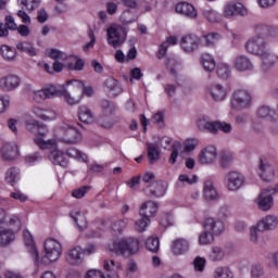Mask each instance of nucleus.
Returning a JSON list of instances; mask_svg holds the SVG:
<instances>
[{
	"label": "nucleus",
	"mask_w": 278,
	"mask_h": 278,
	"mask_svg": "<svg viewBox=\"0 0 278 278\" xmlns=\"http://www.w3.org/2000/svg\"><path fill=\"white\" fill-rule=\"evenodd\" d=\"M256 35L251 37L244 45L245 51L252 55H260L273 47L274 40L278 38V29L266 24L255 27Z\"/></svg>",
	"instance_id": "obj_1"
},
{
	"label": "nucleus",
	"mask_w": 278,
	"mask_h": 278,
	"mask_svg": "<svg viewBox=\"0 0 278 278\" xmlns=\"http://www.w3.org/2000/svg\"><path fill=\"white\" fill-rule=\"evenodd\" d=\"M140 250V241L135 238L118 239L109 247L111 253L115 255H134Z\"/></svg>",
	"instance_id": "obj_2"
},
{
	"label": "nucleus",
	"mask_w": 278,
	"mask_h": 278,
	"mask_svg": "<svg viewBox=\"0 0 278 278\" xmlns=\"http://www.w3.org/2000/svg\"><path fill=\"white\" fill-rule=\"evenodd\" d=\"M45 256L39 261L40 264L47 266L51 262H58L62 255V244L55 239H48L45 241Z\"/></svg>",
	"instance_id": "obj_3"
},
{
	"label": "nucleus",
	"mask_w": 278,
	"mask_h": 278,
	"mask_svg": "<svg viewBox=\"0 0 278 278\" xmlns=\"http://www.w3.org/2000/svg\"><path fill=\"white\" fill-rule=\"evenodd\" d=\"M128 31L129 28L122 25L109 27L106 29L108 45H110V47H113V49H118V47H123L125 40H127Z\"/></svg>",
	"instance_id": "obj_4"
},
{
	"label": "nucleus",
	"mask_w": 278,
	"mask_h": 278,
	"mask_svg": "<svg viewBox=\"0 0 278 278\" xmlns=\"http://www.w3.org/2000/svg\"><path fill=\"white\" fill-rule=\"evenodd\" d=\"M59 140L64 144H77L81 141V132L73 126L63 125L59 130Z\"/></svg>",
	"instance_id": "obj_5"
},
{
	"label": "nucleus",
	"mask_w": 278,
	"mask_h": 278,
	"mask_svg": "<svg viewBox=\"0 0 278 278\" xmlns=\"http://www.w3.org/2000/svg\"><path fill=\"white\" fill-rule=\"evenodd\" d=\"M231 105L236 110H247V108H251V93L242 89L235 91L232 93Z\"/></svg>",
	"instance_id": "obj_6"
},
{
	"label": "nucleus",
	"mask_w": 278,
	"mask_h": 278,
	"mask_svg": "<svg viewBox=\"0 0 278 278\" xmlns=\"http://www.w3.org/2000/svg\"><path fill=\"white\" fill-rule=\"evenodd\" d=\"M224 182L230 192H237L244 186V175L240 174V172H229L226 174Z\"/></svg>",
	"instance_id": "obj_7"
},
{
	"label": "nucleus",
	"mask_w": 278,
	"mask_h": 278,
	"mask_svg": "<svg viewBox=\"0 0 278 278\" xmlns=\"http://www.w3.org/2000/svg\"><path fill=\"white\" fill-rule=\"evenodd\" d=\"M21 86V77L9 74L0 78V90L2 92H14Z\"/></svg>",
	"instance_id": "obj_8"
},
{
	"label": "nucleus",
	"mask_w": 278,
	"mask_h": 278,
	"mask_svg": "<svg viewBox=\"0 0 278 278\" xmlns=\"http://www.w3.org/2000/svg\"><path fill=\"white\" fill-rule=\"evenodd\" d=\"M62 90H59L56 86L49 85L40 90L34 92L33 99L37 103L45 101L46 99H53V97H60Z\"/></svg>",
	"instance_id": "obj_9"
},
{
	"label": "nucleus",
	"mask_w": 278,
	"mask_h": 278,
	"mask_svg": "<svg viewBox=\"0 0 278 278\" xmlns=\"http://www.w3.org/2000/svg\"><path fill=\"white\" fill-rule=\"evenodd\" d=\"M24 244L27 247V251L29 255L33 257L35 266L40 267V256L38 255V249L34 243V238L31 237V232L29 230L23 231Z\"/></svg>",
	"instance_id": "obj_10"
},
{
	"label": "nucleus",
	"mask_w": 278,
	"mask_h": 278,
	"mask_svg": "<svg viewBox=\"0 0 278 278\" xmlns=\"http://www.w3.org/2000/svg\"><path fill=\"white\" fill-rule=\"evenodd\" d=\"M255 203L262 212H268V210H271L274 205L271 191L269 189H263L256 198Z\"/></svg>",
	"instance_id": "obj_11"
},
{
	"label": "nucleus",
	"mask_w": 278,
	"mask_h": 278,
	"mask_svg": "<svg viewBox=\"0 0 278 278\" xmlns=\"http://www.w3.org/2000/svg\"><path fill=\"white\" fill-rule=\"evenodd\" d=\"M199 45H201V39L197 35H185L180 39L181 49L186 53H194L199 49Z\"/></svg>",
	"instance_id": "obj_12"
},
{
	"label": "nucleus",
	"mask_w": 278,
	"mask_h": 278,
	"mask_svg": "<svg viewBox=\"0 0 278 278\" xmlns=\"http://www.w3.org/2000/svg\"><path fill=\"white\" fill-rule=\"evenodd\" d=\"M206 94L213 99V101H225L227 99V89L220 84H211L206 86Z\"/></svg>",
	"instance_id": "obj_13"
},
{
	"label": "nucleus",
	"mask_w": 278,
	"mask_h": 278,
	"mask_svg": "<svg viewBox=\"0 0 278 278\" xmlns=\"http://www.w3.org/2000/svg\"><path fill=\"white\" fill-rule=\"evenodd\" d=\"M225 18H233V16H247V8L240 2L227 3L224 8Z\"/></svg>",
	"instance_id": "obj_14"
},
{
	"label": "nucleus",
	"mask_w": 278,
	"mask_h": 278,
	"mask_svg": "<svg viewBox=\"0 0 278 278\" xmlns=\"http://www.w3.org/2000/svg\"><path fill=\"white\" fill-rule=\"evenodd\" d=\"M203 228L205 231L213 233L215 236H220L225 231V224L220 219L214 217H207L203 223Z\"/></svg>",
	"instance_id": "obj_15"
},
{
	"label": "nucleus",
	"mask_w": 278,
	"mask_h": 278,
	"mask_svg": "<svg viewBox=\"0 0 278 278\" xmlns=\"http://www.w3.org/2000/svg\"><path fill=\"white\" fill-rule=\"evenodd\" d=\"M167 188H168V185H166V182L156 181V182H152L150 186L143 189V192L148 197H155L156 199H160V197H164L166 194Z\"/></svg>",
	"instance_id": "obj_16"
},
{
	"label": "nucleus",
	"mask_w": 278,
	"mask_h": 278,
	"mask_svg": "<svg viewBox=\"0 0 278 278\" xmlns=\"http://www.w3.org/2000/svg\"><path fill=\"white\" fill-rule=\"evenodd\" d=\"M233 68L238 73H247V71H253V62L247 55H237L233 59Z\"/></svg>",
	"instance_id": "obj_17"
},
{
	"label": "nucleus",
	"mask_w": 278,
	"mask_h": 278,
	"mask_svg": "<svg viewBox=\"0 0 278 278\" xmlns=\"http://www.w3.org/2000/svg\"><path fill=\"white\" fill-rule=\"evenodd\" d=\"M216 157H218L216 147L210 146L200 153L199 162L200 164H213V162H216Z\"/></svg>",
	"instance_id": "obj_18"
},
{
	"label": "nucleus",
	"mask_w": 278,
	"mask_h": 278,
	"mask_svg": "<svg viewBox=\"0 0 278 278\" xmlns=\"http://www.w3.org/2000/svg\"><path fill=\"white\" fill-rule=\"evenodd\" d=\"M2 160L12 162L18 157V146L16 143H4L1 149Z\"/></svg>",
	"instance_id": "obj_19"
},
{
	"label": "nucleus",
	"mask_w": 278,
	"mask_h": 278,
	"mask_svg": "<svg viewBox=\"0 0 278 278\" xmlns=\"http://www.w3.org/2000/svg\"><path fill=\"white\" fill-rule=\"evenodd\" d=\"M258 56L262 62V71H270L277 64V59L270 53V49L263 51Z\"/></svg>",
	"instance_id": "obj_20"
},
{
	"label": "nucleus",
	"mask_w": 278,
	"mask_h": 278,
	"mask_svg": "<svg viewBox=\"0 0 278 278\" xmlns=\"http://www.w3.org/2000/svg\"><path fill=\"white\" fill-rule=\"evenodd\" d=\"M49 157L52 164L62 166V168H68V156L66 152L61 150H54L50 153Z\"/></svg>",
	"instance_id": "obj_21"
},
{
	"label": "nucleus",
	"mask_w": 278,
	"mask_h": 278,
	"mask_svg": "<svg viewBox=\"0 0 278 278\" xmlns=\"http://www.w3.org/2000/svg\"><path fill=\"white\" fill-rule=\"evenodd\" d=\"M258 170H260V177L263 179V181H270L273 177H275V169L273 166L261 159L260 165H258Z\"/></svg>",
	"instance_id": "obj_22"
},
{
	"label": "nucleus",
	"mask_w": 278,
	"mask_h": 278,
	"mask_svg": "<svg viewBox=\"0 0 278 278\" xmlns=\"http://www.w3.org/2000/svg\"><path fill=\"white\" fill-rule=\"evenodd\" d=\"M68 264H81L84 262V250L81 247L72 248L66 254Z\"/></svg>",
	"instance_id": "obj_23"
},
{
	"label": "nucleus",
	"mask_w": 278,
	"mask_h": 278,
	"mask_svg": "<svg viewBox=\"0 0 278 278\" xmlns=\"http://www.w3.org/2000/svg\"><path fill=\"white\" fill-rule=\"evenodd\" d=\"M176 12L178 14H184V16H188V18H197L198 16L194 5L188 2H180L176 4Z\"/></svg>",
	"instance_id": "obj_24"
},
{
	"label": "nucleus",
	"mask_w": 278,
	"mask_h": 278,
	"mask_svg": "<svg viewBox=\"0 0 278 278\" xmlns=\"http://www.w3.org/2000/svg\"><path fill=\"white\" fill-rule=\"evenodd\" d=\"M142 218H153L157 214V202L148 201L143 203L139 211Z\"/></svg>",
	"instance_id": "obj_25"
},
{
	"label": "nucleus",
	"mask_w": 278,
	"mask_h": 278,
	"mask_svg": "<svg viewBox=\"0 0 278 278\" xmlns=\"http://www.w3.org/2000/svg\"><path fill=\"white\" fill-rule=\"evenodd\" d=\"M190 249V242L186 239H176L172 244V253L174 255H184V253H188Z\"/></svg>",
	"instance_id": "obj_26"
},
{
	"label": "nucleus",
	"mask_w": 278,
	"mask_h": 278,
	"mask_svg": "<svg viewBox=\"0 0 278 278\" xmlns=\"http://www.w3.org/2000/svg\"><path fill=\"white\" fill-rule=\"evenodd\" d=\"M122 268L121 263L114 262V260L104 261V270L106 271L108 278H118V270Z\"/></svg>",
	"instance_id": "obj_27"
},
{
	"label": "nucleus",
	"mask_w": 278,
	"mask_h": 278,
	"mask_svg": "<svg viewBox=\"0 0 278 278\" xmlns=\"http://www.w3.org/2000/svg\"><path fill=\"white\" fill-rule=\"evenodd\" d=\"M225 249L219 245H213L208 252L210 262L218 263L225 260Z\"/></svg>",
	"instance_id": "obj_28"
},
{
	"label": "nucleus",
	"mask_w": 278,
	"mask_h": 278,
	"mask_svg": "<svg viewBox=\"0 0 278 278\" xmlns=\"http://www.w3.org/2000/svg\"><path fill=\"white\" fill-rule=\"evenodd\" d=\"M277 217L268 215L258 222V229L261 231H269L270 229H275L277 227Z\"/></svg>",
	"instance_id": "obj_29"
},
{
	"label": "nucleus",
	"mask_w": 278,
	"mask_h": 278,
	"mask_svg": "<svg viewBox=\"0 0 278 278\" xmlns=\"http://www.w3.org/2000/svg\"><path fill=\"white\" fill-rule=\"evenodd\" d=\"M15 238L14 230L0 228V247H8V244L14 242Z\"/></svg>",
	"instance_id": "obj_30"
},
{
	"label": "nucleus",
	"mask_w": 278,
	"mask_h": 278,
	"mask_svg": "<svg viewBox=\"0 0 278 278\" xmlns=\"http://www.w3.org/2000/svg\"><path fill=\"white\" fill-rule=\"evenodd\" d=\"M204 197L207 201L218 199V191H216V187H214V182L212 180H206L204 182Z\"/></svg>",
	"instance_id": "obj_31"
},
{
	"label": "nucleus",
	"mask_w": 278,
	"mask_h": 278,
	"mask_svg": "<svg viewBox=\"0 0 278 278\" xmlns=\"http://www.w3.org/2000/svg\"><path fill=\"white\" fill-rule=\"evenodd\" d=\"M71 216L80 231L88 229V220L86 219V215H84V213L75 211L71 213Z\"/></svg>",
	"instance_id": "obj_32"
},
{
	"label": "nucleus",
	"mask_w": 278,
	"mask_h": 278,
	"mask_svg": "<svg viewBox=\"0 0 278 278\" xmlns=\"http://www.w3.org/2000/svg\"><path fill=\"white\" fill-rule=\"evenodd\" d=\"M7 184L14 186L21 179V169L18 167H11L5 172L4 177Z\"/></svg>",
	"instance_id": "obj_33"
},
{
	"label": "nucleus",
	"mask_w": 278,
	"mask_h": 278,
	"mask_svg": "<svg viewBox=\"0 0 278 278\" xmlns=\"http://www.w3.org/2000/svg\"><path fill=\"white\" fill-rule=\"evenodd\" d=\"M60 97H63L65 103L68 105H77L81 102V94H78L76 98L71 96L66 86H63L60 92Z\"/></svg>",
	"instance_id": "obj_34"
},
{
	"label": "nucleus",
	"mask_w": 278,
	"mask_h": 278,
	"mask_svg": "<svg viewBox=\"0 0 278 278\" xmlns=\"http://www.w3.org/2000/svg\"><path fill=\"white\" fill-rule=\"evenodd\" d=\"M198 126L204 129L205 131H208V134H213L214 136L218 134V121L214 122V121L201 119L198 123Z\"/></svg>",
	"instance_id": "obj_35"
},
{
	"label": "nucleus",
	"mask_w": 278,
	"mask_h": 278,
	"mask_svg": "<svg viewBox=\"0 0 278 278\" xmlns=\"http://www.w3.org/2000/svg\"><path fill=\"white\" fill-rule=\"evenodd\" d=\"M16 49L17 51H21V53H27V55H30L31 58H34L35 55H38L36 48H34V46L27 41L17 42Z\"/></svg>",
	"instance_id": "obj_36"
},
{
	"label": "nucleus",
	"mask_w": 278,
	"mask_h": 278,
	"mask_svg": "<svg viewBox=\"0 0 278 278\" xmlns=\"http://www.w3.org/2000/svg\"><path fill=\"white\" fill-rule=\"evenodd\" d=\"M199 181V178L197 175H187V174H180L178 176V181H177V187L178 188H184V186H192Z\"/></svg>",
	"instance_id": "obj_37"
},
{
	"label": "nucleus",
	"mask_w": 278,
	"mask_h": 278,
	"mask_svg": "<svg viewBox=\"0 0 278 278\" xmlns=\"http://www.w3.org/2000/svg\"><path fill=\"white\" fill-rule=\"evenodd\" d=\"M0 53L7 62H13V60H16V49L8 45L1 46Z\"/></svg>",
	"instance_id": "obj_38"
},
{
	"label": "nucleus",
	"mask_w": 278,
	"mask_h": 278,
	"mask_svg": "<svg viewBox=\"0 0 278 278\" xmlns=\"http://www.w3.org/2000/svg\"><path fill=\"white\" fill-rule=\"evenodd\" d=\"M79 121L87 124H90L94 121V114L90 109H88V106H79Z\"/></svg>",
	"instance_id": "obj_39"
},
{
	"label": "nucleus",
	"mask_w": 278,
	"mask_h": 278,
	"mask_svg": "<svg viewBox=\"0 0 278 278\" xmlns=\"http://www.w3.org/2000/svg\"><path fill=\"white\" fill-rule=\"evenodd\" d=\"M214 278H233V271L229 266H218L213 271Z\"/></svg>",
	"instance_id": "obj_40"
},
{
	"label": "nucleus",
	"mask_w": 278,
	"mask_h": 278,
	"mask_svg": "<svg viewBox=\"0 0 278 278\" xmlns=\"http://www.w3.org/2000/svg\"><path fill=\"white\" fill-rule=\"evenodd\" d=\"M104 86L110 92H112L113 96L121 94V92H123L121 84H118V80L114 79L113 77L108 78Z\"/></svg>",
	"instance_id": "obj_41"
},
{
	"label": "nucleus",
	"mask_w": 278,
	"mask_h": 278,
	"mask_svg": "<svg viewBox=\"0 0 278 278\" xmlns=\"http://www.w3.org/2000/svg\"><path fill=\"white\" fill-rule=\"evenodd\" d=\"M202 66L207 73H212L216 68V61L210 53L202 54Z\"/></svg>",
	"instance_id": "obj_42"
},
{
	"label": "nucleus",
	"mask_w": 278,
	"mask_h": 278,
	"mask_svg": "<svg viewBox=\"0 0 278 278\" xmlns=\"http://www.w3.org/2000/svg\"><path fill=\"white\" fill-rule=\"evenodd\" d=\"M175 45H177V37H175V36L168 37L166 39V41L160 46V50H159L160 60H162V58H164V55H166V51H168V48L170 46H175Z\"/></svg>",
	"instance_id": "obj_43"
},
{
	"label": "nucleus",
	"mask_w": 278,
	"mask_h": 278,
	"mask_svg": "<svg viewBox=\"0 0 278 278\" xmlns=\"http://www.w3.org/2000/svg\"><path fill=\"white\" fill-rule=\"evenodd\" d=\"M148 149V160L150 161V164H153V162H157L160 160V148L153 143H147Z\"/></svg>",
	"instance_id": "obj_44"
},
{
	"label": "nucleus",
	"mask_w": 278,
	"mask_h": 278,
	"mask_svg": "<svg viewBox=\"0 0 278 278\" xmlns=\"http://www.w3.org/2000/svg\"><path fill=\"white\" fill-rule=\"evenodd\" d=\"M65 154L67 155V157L78 160V162H88V156L84 154V152L77 150L76 148H68Z\"/></svg>",
	"instance_id": "obj_45"
},
{
	"label": "nucleus",
	"mask_w": 278,
	"mask_h": 278,
	"mask_svg": "<svg viewBox=\"0 0 278 278\" xmlns=\"http://www.w3.org/2000/svg\"><path fill=\"white\" fill-rule=\"evenodd\" d=\"M34 142L42 151H45L47 149H55V147L58 144L54 139L45 140L42 138H35Z\"/></svg>",
	"instance_id": "obj_46"
},
{
	"label": "nucleus",
	"mask_w": 278,
	"mask_h": 278,
	"mask_svg": "<svg viewBox=\"0 0 278 278\" xmlns=\"http://www.w3.org/2000/svg\"><path fill=\"white\" fill-rule=\"evenodd\" d=\"M203 16L208 21V23H220L223 16L214 11L213 9H206L203 11Z\"/></svg>",
	"instance_id": "obj_47"
},
{
	"label": "nucleus",
	"mask_w": 278,
	"mask_h": 278,
	"mask_svg": "<svg viewBox=\"0 0 278 278\" xmlns=\"http://www.w3.org/2000/svg\"><path fill=\"white\" fill-rule=\"evenodd\" d=\"M7 227H10V231H20L21 230V218L16 215L9 216L8 220H4Z\"/></svg>",
	"instance_id": "obj_48"
},
{
	"label": "nucleus",
	"mask_w": 278,
	"mask_h": 278,
	"mask_svg": "<svg viewBox=\"0 0 278 278\" xmlns=\"http://www.w3.org/2000/svg\"><path fill=\"white\" fill-rule=\"evenodd\" d=\"M146 248L151 253H157L160 251V239L157 237H149L146 240Z\"/></svg>",
	"instance_id": "obj_49"
},
{
	"label": "nucleus",
	"mask_w": 278,
	"mask_h": 278,
	"mask_svg": "<svg viewBox=\"0 0 278 278\" xmlns=\"http://www.w3.org/2000/svg\"><path fill=\"white\" fill-rule=\"evenodd\" d=\"M203 38L205 47H214V45H216V42H218L223 36H220L218 33H210L204 35Z\"/></svg>",
	"instance_id": "obj_50"
},
{
	"label": "nucleus",
	"mask_w": 278,
	"mask_h": 278,
	"mask_svg": "<svg viewBox=\"0 0 278 278\" xmlns=\"http://www.w3.org/2000/svg\"><path fill=\"white\" fill-rule=\"evenodd\" d=\"M65 86L70 88L71 92H79V94H81V88H84V81L72 79V80H67Z\"/></svg>",
	"instance_id": "obj_51"
},
{
	"label": "nucleus",
	"mask_w": 278,
	"mask_h": 278,
	"mask_svg": "<svg viewBox=\"0 0 278 278\" xmlns=\"http://www.w3.org/2000/svg\"><path fill=\"white\" fill-rule=\"evenodd\" d=\"M214 236L212 232L204 230L202 233L199 236V244L202 247L206 244H212L214 242Z\"/></svg>",
	"instance_id": "obj_52"
},
{
	"label": "nucleus",
	"mask_w": 278,
	"mask_h": 278,
	"mask_svg": "<svg viewBox=\"0 0 278 278\" xmlns=\"http://www.w3.org/2000/svg\"><path fill=\"white\" fill-rule=\"evenodd\" d=\"M217 75L220 79H229V75H231V70L229 65L222 63L217 66Z\"/></svg>",
	"instance_id": "obj_53"
},
{
	"label": "nucleus",
	"mask_w": 278,
	"mask_h": 278,
	"mask_svg": "<svg viewBox=\"0 0 278 278\" xmlns=\"http://www.w3.org/2000/svg\"><path fill=\"white\" fill-rule=\"evenodd\" d=\"M151 224V219L149 217H141L139 220L135 223V229L142 233V231H147V227Z\"/></svg>",
	"instance_id": "obj_54"
},
{
	"label": "nucleus",
	"mask_w": 278,
	"mask_h": 278,
	"mask_svg": "<svg viewBox=\"0 0 278 278\" xmlns=\"http://www.w3.org/2000/svg\"><path fill=\"white\" fill-rule=\"evenodd\" d=\"M207 264V261L201 256H197L193 260V268L195 273H203L205 270V265Z\"/></svg>",
	"instance_id": "obj_55"
},
{
	"label": "nucleus",
	"mask_w": 278,
	"mask_h": 278,
	"mask_svg": "<svg viewBox=\"0 0 278 278\" xmlns=\"http://www.w3.org/2000/svg\"><path fill=\"white\" fill-rule=\"evenodd\" d=\"M127 225H129V218H123L119 219L115 223L112 224V229L113 231H115L116 233H121L123 231V229H125V227H127Z\"/></svg>",
	"instance_id": "obj_56"
},
{
	"label": "nucleus",
	"mask_w": 278,
	"mask_h": 278,
	"mask_svg": "<svg viewBox=\"0 0 278 278\" xmlns=\"http://www.w3.org/2000/svg\"><path fill=\"white\" fill-rule=\"evenodd\" d=\"M131 14V10H126L122 13L119 21L121 23H123L124 25H131V23H136V21H138V17H130L129 15Z\"/></svg>",
	"instance_id": "obj_57"
},
{
	"label": "nucleus",
	"mask_w": 278,
	"mask_h": 278,
	"mask_svg": "<svg viewBox=\"0 0 278 278\" xmlns=\"http://www.w3.org/2000/svg\"><path fill=\"white\" fill-rule=\"evenodd\" d=\"M88 37L90 38V41L83 47V51L85 52L90 51V49H92L97 42V37H94V31L92 28L88 29Z\"/></svg>",
	"instance_id": "obj_58"
},
{
	"label": "nucleus",
	"mask_w": 278,
	"mask_h": 278,
	"mask_svg": "<svg viewBox=\"0 0 278 278\" xmlns=\"http://www.w3.org/2000/svg\"><path fill=\"white\" fill-rule=\"evenodd\" d=\"M273 114H275V110L266 105L261 106L257 111V116H260V118H268V116H273Z\"/></svg>",
	"instance_id": "obj_59"
},
{
	"label": "nucleus",
	"mask_w": 278,
	"mask_h": 278,
	"mask_svg": "<svg viewBox=\"0 0 278 278\" xmlns=\"http://www.w3.org/2000/svg\"><path fill=\"white\" fill-rule=\"evenodd\" d=\"M251 277L252 278L264 277V266H262L260 264L252 265Z\"/></svg>",
	"instance_id": "obj_60"
},
{
	"label": "nucleus",
	"mask_w": 278,
	"mask_h": 278,
	"mask_svg": "<svg viewBox=\"0 0 278 278\" xmlns=\"http://www.w3.org/2000/svg\"><path fill=\"white\" fill-rule=\"evenodd\" d=\"M47 53L52 60H66V54L58 49H50Z\"/></svg>",
	"instance_id": "obj_61"
},
{
	"label": "nucleus",
	"mask_w": 278,
	"mask_h": 278,
	"mask_svg": "<svg viewBox=\"0 0 278 278\" xmlns=\"http://www.w3.org/2000/svg\"><path fill=\"white\" fill-rule=\"evenodd\" d=\"M88 190H90V186L80 187L72 192V197H74V199H84Z\"/></svg>",
	"instance_id": "obj_62"
},
{
	"label": "nucleus",
	"mask_w": 278,
	"mask_h": 278,
	"mask_svg": "<svg viewBox=\"0 0 278 278\" xmlns=\"http://www.w3.org/2000/svg\"><path fill=\"white\" fill-rule=\"evenodd\" d=\"M199 146V140L197 139H187L185 141V151L186 153H190V151H194Z\"/></svg>",
	"instance_id": "obj_63"
},
{
	"label": "nucleus",
	"mask_w": 278,
	"mask_h": 278,
	"mask_svg": "<svg viewBox=\"0 0 278 278\" xmlns=\"http://www.w3.org/2000/svg\"><path fill=\"white\" fill-rule=\"evenodd\" d=\"M22 5H25L26 9L34 11L40 5V0H20Z\"/></svg>",
	"instance_id": "obj_64"
}]
</instances>
